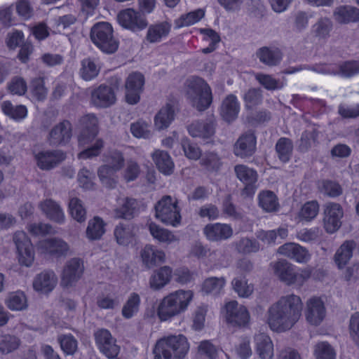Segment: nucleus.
<instances>
[{
  "instance_id": "4468645a",
  "label": "nucleus",
  "mask_w": 359,
  "mask_h": 359,
  "mask_svg": "<svg viewBox=\"0 0 359 359\" xmlns=\"http://www.w3.org/2000/svg\"><path fill=\"white\" fill-rule=\"evenodd\" d=\"M95 338L97 348L103 355L108 358H114L118 355L120 348L108 330H97L95 334Z\"/></svg>"
},
{
  "instance_id": "a19ab883",
  "label": "nucleus",
  "mask_w": 359,
  "mask_h": 359,
  "mask_svg": "<svg viewBox=\"0 0 359 359\" xmlns=\"http://www.w3.org/2000/svg\"><path fill=\"white\" fill-rule=\"evenodd\" d=\"M275 149L278 159L284 163L290 161L293 151L292 141L287 137H280L278 140Z\"/></svg>"
},
{
  "instance_id": "ea45409f",
  "label": "nucleus",
  "mask_w": 359,
  "mask_h": 359,
  "mask_svg": "<svg viewBox=\"0 0 359 359\" xmlns=\"http://www.w3.org/2000/svg\"><path fill=\"white\" fill-rule=\"evenodd\" d=\"M170 32V25L168 22L152 25L147 30L146 39L150 43H157L166 37Z\"/></svg>"
},
{
  "instance_id": "473e14b6",
  "label": "nucleus",
  "mask_w": 359,
  "mask_h": 359,
  "mask_svg": "<svg viewBox=\"0 0 359 359\" xmlns=\"http://www.w3.org/2000/svg\"><path fill=\"white\" fill-rule=\"evenodd\" d=\"M172 270L171 267L164 266L154 271L149 278L150 287L158 290L166 285L172 278Z\"/></svg>"
},
{
  "instance_id": "13d9d810",
  "label": "nucleus",
  "mask_w": 359,
  "mask_h": 359,
  "mask_svg": "<svg viewBox=\"0 0 359 359\" xmlns=\"http://www.w3.org/2000/svg\"><path fill=\"white\" fill-rule=\"evenodd\" d=\"M314 355L316 359H336L334 348L326 341L319 342L315 346Z\"/></svg>"
},
{
  "instance_id": "0e129e2a",
  "label": "nucleus",
  "mask_w": 359,
  "mask_h": 359,
  "mask_svg": "<svg viewBox=\"0 0 359 359\" xmlns=\"http://www.w3.org/2000/svg\"><path fill=\"white\" fill-rule=\"evenodd\" d=\"M198 357L204 358L205 359H216L217 349L210 341H202L198 347Z\"/></svg>"
},
{
  "instance_id": "f8f14e48",
  "label": "nucleus",
  "mask_w": 359,
  "mask_h": 359,
  "mask_svg": "<svg viewBox=\"0 0 359 359\" xmlns=\"http://www.w3.org/2000/svg\"><path fill=\"white\" fill-rule=\"evenodd\" d=\"M83 262L80 258L74 257L68 260L61 276V285L69 287L74 285L83 276Z\"/></svg>"
},
{
  "instance_id": "338daca9",
  "label": "nucleus",
  "mask_w": 359,
  "mask_h": 359,
  "mask_svg": "<svg viewBox=\"0 0 359 359\" xmlns=\"http://www.w3.org/2000/svg\"><path fill=\"white\" fill-rule=\"evenodd\" d=\"M103 147L104 141L100 138L97 139L93 145L88 147L86 149H83L78 154V158L86 160L93 157L98 156L100 154Z\"/></svg>"
},
{
  "instance_id": "f03ea898",
  "label": "nucleus",
  "mask_w": 359,
  "mask_h": 359,
  "mask_svg": "<svg viewBox=\"0 0 359 359\" xmlns=\"http://www.w3.org/2000/svg\"><path fill=\"white\" fill-rule=\"evenodd\" d=\"M191 290H178L165 296L159 302L156 313L161 321H167L184 312L192 300Z\"/></svg>"
},
{
  "instance_id": "09e8293b",
  "label": "nucleus",
  "mask_w": 359,
  "mask_h": 359,
  "mask_svg": "<svg viewBox=\"0 0 359 359\" xmlns=\"http://www.w3.org/2000/svg\"><path fill=\"white\" fill-rule=\"evenodd\" d=\"M20 344V340L14 335L1 334L0 335V354L5 355L18 348Z\"/></svg>"
},
{
  "instance_id": "ddd939ff",
  "label": "nucleus",
  "mask_w": 359,
  "mask_h": 359,
  "mask_svg": "<svg viewBox=\"0 0 359 359\" xmlns=\"http://www.w3.org/2000/svg\"><path fill=\"white\" fill-rule=\"evenodd\" d=\"M344 210L340 204L329 203L325 209L323 226L326 232L335 233L341 226Z\"/></svg>"
},
{
  "instance_id": "f704fd0d",
  "label": "nucleus",
  "mask_w": 359,
  "mask_h": 359,
  "mask_svg": "<svg viewBox=\"0 0 359 359\" xmlns=\"http://www.w3.org/2000/svg\"><path fill=\"white\" fill-rule=\"evenodd\" d=\"M355 242L353 240L344 241L334 255V262L339 269H343L353 256L355 248Z\"/></svg>"
},
{
  "instance_id": "6ab92c4d",
  "label": "nucleus",
  "mask_w": 359,
  "mask_h": 359,
  "mask_svg": "<svg viewBox=\"0 0 359 359\" xmlns=\"http://www.w3.org/2000/svg\"><path fill=\"white\" fill-rule=\"evenodd\" d=\"M257 137L253 132L242 134L234 145V154L242 158L251 157L256 151Z\"/></svg>"
},
{
  "instance_id": "680f3d73",
  "label": "nucleus",
  "mask_w": 359,
  "mask_h": 359,
  "mask_svg": "<svg viewBox=\"0 0 359 359\" xmlns=\"http://www.w3.org/2000/svg\"><path fill=\"white\" fill-rule=\"evenodd\" d=\"M236 248L241 253L250 254L258 252L260 245L255 238H242L237 243Z\"/></svg>"
},
{
  "instance_id": "864d4df0",
  "label": "nucleus",
  "mask_w": 359,
  "mask_h": 359,
  "mask_svg": "<svg viewBox=\"0 0 359 359\" xmlns=\"http://www.w3.org/2000/svg\"><path fill=\"white\" fill-rule=\"evenodd\" d=\"M69 212L72 218L79 222L86 220V211L81 201L78 198H72L69 203Z\"/></svg>"
},
{
  "instance_id": "aec40b11",
  "label": "nucleus",
  "mask_w": 359,
  "mask_h": 359,
  "mask_svg": "<svg viewBox=\"0 0 359 359\" xmlns=\"http://www.w3.org/2000/svg\"><path fill=\"white\" fill-rule=\"evenodd\" d=\"M203 232L207 240L211 242L227 240L233 233L230 224L219 222L206 224Z\"/></svg>"
},
{
  "instance_id": "e2e57ef3",
  "label": "nucleus",
  "mask_w": 359,
  "mask_h": 359,
  "mask_svg": "<svg viewBox=\"0 0 359 359\" xmlns=\"http://www.w3.org/2000/svg\"><path fill=\"white\" fill-rule=\"evenodd\" d=\"M95 178L94 175L87 168H81L77 176V180L79 186L85 190H93L95 184L93 182V179Z\"/></svg>"
},
{
  "instance_id": "393cba45",
  "label": "nucleus",
  "mask_w": 359,
  "mask_h": 359,
  "mask_svg": "<svg viewBox=\"0 0 359 359\" xmlns=\"http://www.w3.org/2000/svg\"><path fill=\"white\" fill-rule=\"evenodd\" d=\"M278 252L298 263H305L309 259L308 250L294 243H287L279 247Z\"/></svg>"
},
{
  "instance_id": "a211bd4d",
  "label": "nucleus",
  "mask_w": 359,
  "mask_h": 359,
  "mask_svg": "<svg viewBox=\"0 0 359 359\" xmlns=\"http://www.w3.org/2000/svg\"><path fill=\"white\" fill-rule=\"evenodd\" d=\"M66 158V154L61 150H48L39 151L35 155L38 167L43 170H49Z\"/></svg>"
},
{
  "instance_id": "20e7f679",
  "label": "nucleus",
  "mask_w": 359,
  "mask_h": 359,
  "mask_svg": "<svg viewBox=\"0 0 359 359\" xmlns=\"http://www.w3.org/2000/svg\"><path fill=\"white\" fill-rule=\"evenodd\" d=\"M187 93L191 96L193 106L198 111L208 109L212 102V90L201 77L192 76L187 79Z\"/></svg>"
},
{
  "instance_id": "5fc2aeb1",
  "label": "nucleus",
  "mask_w": 359,
  "mask_h": 359,
  "mask_svg": "<svg viewBox=\"0 0 359 359\" xmlns=\"http://www.w3.org/2000/svg\"><path fill=\"white\" fill-rule=\"evenodd\" d=\"M149 230L151 235L160 242L170 243L174 241V235L170 231L160 227L153 222L149 223Z\"/></svg>"
},
{
  "instance_id": "58836bf2",
  "label": "nucleus",
  "mask_w": 359,
  "mask_h": 359,
  "mask_svg": "<svg viewBox=\"0 0 359 359\" xmlns=\"http://www.w3.org/2000/svg\"><path fill=\"white\" fill-rule=\"evenodd\" d=\"M118 171L110 165H102L97 169V176L103 186L108 189H114L117 184L116 173Z\"/></svg>"
},
{
  "instance_id": "e433bc0d",
  "label": "nucleus",
  "mask_w": 359,
  "mask_h": 359,
  "mask_svg": "<svg viewBox=\"0 0 359 359\" xmlns=\"http://www.w3.org/2000/svg\"><path fill=\"white\" fill-rule=\"evenodd\" d=\"M175 118V110L170 104L162 107L154 117L155 126L158 130L167 128Z\"/></svg>"
},
{
  "instance_id": "2f4dec72",
  "label": "nucleus",
  "mask_w": 359,
  "mask_h": 359,
  "mask_svg": "<svg viewBox=\"0 0 359 359\" xmlns=\"http://www.w3.org/2000/svg\"><path fill=\"white\" fill-rule=\"evenodd\" d=\"M139 204L137 199L126 197L122 200V203L114 210L115 215L117 218L130 219L133 218L137 212Z\"/></svg>"
},
{
  "instance_id": "4d7b16f0",
  "label": "nucleus",
  "mask_w": 359,
  "mask_h": 359,
  "mask_svg": "<svg viewBox=\"0 0 359 359\" xmlns=\"http://www.w3.org/2000/svg\"><path fill=\"white\" fill-rule=\"evenodd\" d=\"M81 76L85 81L95 78L100 72L95 63L90 59H85L81 62Z\"/></svg>"
},
{
  "instance_id": "a878e982",
  "label": "nucleus",
  "mask_w": 359,
  "mask_h": 359,
  "mask_svg": "<svg viewBox=\"0 0 359 359\" xmlns=\"http://www.w3.org/2000/svg\"><path fill=\"white\" fill-rule=\"evenodd\" d=\"M151 158L161 173L164 175H170L173 173L175 164L168 152L156 149L153 152Z\"/></svg>"
},
{
  "instance_id": "7ed1b4c3",
  "label": "nucleus",
  "mask_w": 359,
  "mask_h": 359,
  "mask_svg": "<svg viewBox=\"0 0 359 359\" xmlns=\"http://www.w3.org/2000/svg\"><path fill=\"white\" fill-rule=\"evenodd\" d=\"M189 348V342L183 334L165 337L156 343L154 359H183Z\"/></svg>"
},
{
  "instance_id": "c85d7f7f",
  "label": "nucleus",
  "mask_w": 359,
  "mask_h": 359,
  "mask_svg": "<svg viewBox=\"0 0 359 359\" xmlns=\"http://www.w3.org/2000/svg\"><path fill=\"white\" fill-rule=\"evenodd\" d=\"M165 256L162 250H156L150 245H147L141 251L142 262L148 269L162 264L165 260Z\"/></svg>"
},
{
  "instance_id": "bb28decb",
  "label": "nucleus",
  "mask_w": 359,
  "mask_h": 359,
  "mask_svg": "<svg viewBox=\"0 0 359 359\" xmlns=\"http://www.w3.org/2000/svg\"><path fill=\"white\" fill-rule=\"evenodd\" d=\"M57 279L53 271H43L38 274L33 282L34 289L43 294L51 292L55 285Z\"/></svg>"
},
{
  "instance_id": "f3484780",
  "label": "nucleus",
  "mask_w": 359,
  "mask_h": 359,
  "mask_svg": "<svg viewBox=\"0 0 359 359\" xmlns=\"http://www.w3.org/2000/svg\"><path fill=\"white\" fill-rule=\"evenodd\" d=\"M72 135L71 123L67 120H63L50 130L48 141L51 146L65 145L71 140Z\"/></svg>"
},
{
  "instance_id": "c9c22d12",
  "label": "nucleus",
  "mask_w": 359,
  "mask_h": 359,
  "mask_svg": "<svg viewBox=\"0 0 359 359\" xmlns=\"http://www.w3.org/2000/svg\"><path fill=\"white\" fill-rule=\"evenodd\" d=\"M256 349L261 359H272L273 356V344L269 336L259 334L256 338Z\"/></svg>"
},
{
  "instance_id": "6e6552de",
  "label": "nucleus",
  "mask_w": 359,
  "mask_h": 359,
  "mask_svg": "<svg viewBox=\"0 0 359 359\" xmlns=\"http://www.w3.org/2000/svg\"><path fill=\"white\" fill-rule=\"evenodd\" d=\"M224 309L226 321L230 326L241 329L249 325L250 315L245 306L233 300L225 304Z\"/></svg>"
},
{
  "instance_id": "2eb2a0df",
  "label": "nucleus",
  "mask_w": 359,
  "mask_h": 359,
  "mask_svg": "<svg viewBox=\"0 0 359 359\" xmlns=\"http://www.w3.org/2000/svg\"><path fill=\"white\" fill-rule=\"evenodd\" d=\"M144 84V76L140 72L130 74L126 81V100L128 104H137L140 100Z\"/></svg>"
},
{
  "instance_id": "9b49d317",
  "label": "nucleus",
  "mask_w": 359,
  "mask_h": 359,
  "mask_svg": "<svg viewBox=\"0 0 359 359\" xmlns=\"http://www.w3.org/2000/svg\"><path fill=\"white\" fill-rule=\"evenodd\" d=\"M79 126L78 141L80 144L90 143L98 135V119L94 114H87L81 116L79 119Z\"/></svg>"
},
{
  "instance_id": "0eeeda50",
  "label": "nucleus",
  "mask_w": 359,
  "mask_h": 359,
  "mask_svg": "<svg viewBox=\"0 0 359 359\" xmlns=\"http://www.w3.org/2000/svg\"><path fill=\"white\" fill-rule=\"evenodd\" d=\"M156 217L163 223L172 226H178L182 220L180 208L177 199L164 196L155 205Z\"/></svg>"
},
{
  "instance_id": "c756f323",
  "label": "nucleus",
  "mask_w": 359,
  "mask_h": 359,
  "mask_svg": "<svg viewBox=\"0 0 359 359\" xmlns=\"http://www.w3.org/2000/svg\"><path fill=\"white\" fill-rule=\"evenodd\" d=\"M189 134L194 137L203 139L210 138L215 134V126L212 122L195 121L187 127Z\"/></svg>"
},
{
  "instance_id": "a18cd8bd",
  "label": "nucleus",
  "mask_w": 359,
  "mask_h": 359,
  "mask_svg": "<svg viewBox=\"0 0 359 359\" xmlns=\"http://www.w3.org/2000/svg\"><path fill=\"white\" fill-rule=\"evenodd\" d=\"M320 205L316 200L306 201L301 207L298 217L302 222H311L313 220L319 212Z\"/></svg>"
},
{
  "instance_id": "79ce46f5",
  "label": "nucleus",
  "mask_w": 359,
  "mask_h": 359,
  "mask_svg": "<svg viewBox=\"0 0 359 359\" xmlns=\"http://www.w3.org/2000/svg\"><path fill=\"white\" fill-rule=\"evenodd\" d=\"M3 113L9 118L19 121L27 115V109L25 105L14 106L11 101H4L1 104Z\"/></svg>"
},
{
  "instance_id": "774afa93",
  "label": "nucleus",
  "mask_w": 359,
  "mask_h": 359,
  "mask_svg": "<svg viewBox=\"0 0 359 359\" xmlns=\"http://www.w3.org/2000/svg\"><path fill=\"white\" fill-rule=\"evenodd\" d=\"M340 74L345 77H352L359 74V62L357 60H347L339 65Z\"/></svg>"
},
{
  "instance_id": "4be33fe9",
  "label": "nucleus",
  "mask_w": 359,
  "mask_h": 359,
  "mask_svg": "<svg viewBox=\"0 0 359 359\" xmlns=\"http://www.w3.org/2000/svg\"><path fill=\"white\" fill-rule=\"evenodd\" d=\"M325 317V307L320 297H313L307 302L306 318L309 323L318 325Z\"/></svg>"
},
{
  "instance_id": "72a5a7b5",
  "label": "nucleus",
  "mask_w": 359,
  "mask_h": 359,
  "mask_svg": "<svg viewBox=\"0 0 359 359\" xmlns=\"http://www.w3.org/2000/svg\"><path fill=\"white\" fill-rule=\"evenodd\" d=\"M335 20L341 24L359 22V9L351 6H340L334 12Z\"/></svg>"
},
{
  "instance_id": "bf43d9fd",
  "label": "nucleus",
  "mask_w": 359,
  "mask_h": 359,
  "mask_svg": "<svg viewBox=\"0 0 359 359\" xmlns=\"http://www.w3.org/2000/svg\"><path fill=\"white\" fill-rule=\"evenodd\" d=\"M7 306L13 311H21L27 307V298L23 292L12 293L8 301Z\"/></svg>"
},
{
  "instance_id": "b1692460",
  "label": "nucleus",
  "mask_w": 359,
  "mask_h": 359,
  "mask_svg": "<svg viewBox=\"0 0 359 359\" xmlns=\"http://www.w3.org/2000/svg\"><path fill=\"white\" fill-rule=\"evenodd\" d=\"M114 235L120 245L134 246L137 243L135 226L133 224L119 223L114 229Z\"/></svg>"
},
{
  "instance_id": "dca6fc26",
  "label": "nucleus",
  "mask_w": 359,
  "mask_h": 359,
  "mask_svg": "<svg viewBox=\"0 0 359 359\" xmlns=\"http://www.w3.org/2000/svg\"><path fill=\"white\" fill-rule=\"evenodd\" d=\"M114 89L105 84H101L91 91L90 102L97 108H107L116 102Z\"/></svg>"
},
{
  "instance_id": "423d86ee",
  "label": "nucleus",
  "mask_w": 359,
  "mask_h": 359,
  "mask_svg": "<svg viewBox=\"0 0 359 359\" xmlns=\"http://www.w3.org/2000/svg\"><path fill=\"white\" fill-rule=\"evenodd\" d=\"M273 270L280 280L287 285L302 286L312 275V271L309 268L299 269L296 271L294 266L285 260L276 262L273 265Z\"/></svg>"
},
{
  "instance_id": "37998d69",
  "label": "nucleus",
  "mask_w": 359,
  "mask_h": 359,
  "mask_svg": "<svg viewBox=\"0 0 359 359\" xmlns=\"http://www.w3.org/2000/svg\"><path fill=\"white\" fill-rule=\"evenodd\" d=\"M105 224L103 219L95 216L88 222L86 237L90 241L99 240L105 233Z\"/></svg>"
},
{
  "instance_id": "4c0bfd02",
  "label": "nucleus",
  "mask_w": 359,
  "mask_h": 359,
  "mask_svg": "<svg viewBox=\"0 0 359 359\" xmlns=\"http://www.w3.org/2000/svg\"><path fill=\"white\" fill-rule=\"evenodd\" d=\"M259 205L267 212H276L279 209L277 196L271 191H262L258 196Z\"/></svg>"
},
{
  "instance_id": "5701e85b",
  "label": "nucleus",
  "mask_w": 359,
  "mask_h": 359,
  "mask_svg": "<svg viewBox=\"0 0 359 359\" xmlns=\"http://www.w3.org/2000/svg\"><path fill=\"white\" fill-rule=\"evenodd\" d=\"M240 109V102L237 97L233 94H229L222 100L219 114L225 122L231 123L237 119Z\"/></svg>"
},
{
  "instance_id": "39448f33",
  "label": "nucleus",
  "mask_w": 359,
  "mask_h": 359,
  "mask_svg": "<svg viewBox=\"0 0 359 359\" xmlns=\"http://www.w3.org/2000/svg\"><path fill=\"white\" fill-rule=\"evenodd\" d=\"M92 42L102 52L114 53L118 48V41L114 36L111 25L107 22L95 24L90 30Z\"/></svg>"
},
{
  "instance_id": "603ef678",
  "label": "nucleus",
  "mask_w": 359,
  "mask_h": 359,
  "mask_svg": "<svg viewBox=\"0 0 359 359\" xmlns=\"http://www.w3.org/2000/svg\"><path fill=\"white\" fill-rule=\"evenodd\" d=\"M30 90L32 95L38 100H43L47 95V88L45 86V78L35 77L30 82Z\"/></svg>"
},
{
  "instance_id": "6e6d98bb",
  "label": "nucleus",
  "mask_w": 359,
  "mask_h": 359,
  "mask_svg": "<svg viewBox=\"0 0 359 359\" xmlns=\"http://www.w3.org/2000/svg\"><path fill=\"white\" fill-rule=\"evenodd\" d=\"M319 189L322 193L331 198L338 197L343 192L342 187L339 182L331 180H323Z\"/></svg>"
},
{
  "instance_id": "de8ad7c7",
  "label": "nucleus",
  "mask_w": 359,
  "mask_h": 359,
  "mask_svg": "<svg viewBox=\"0 0 359 359\" xmlns=\"http://www.w3.org/2000/svg\"><path fill=\"white\" fill-rule=\"evenodd\" d=\"M234 171L237 178L243 183L257 182L258 175L255 169L250 168L245 165H235Z\"/></svg>"
},
{
  "instance_id": "cd10ccee",
  "label": "nucleus",
  "mask_w": 359,
  "mask_h": 359,
  "mask_svg": "<svg viewBox=\"0 0 359 359\" xmlns=\"http://www.w3.org/2000/svg\"><path fill=\"white\" fill-rule=\"evenodd\" d=\"M41 210L50 220L57 224L65 222V214L58 203L52 199H46L39 203Z\"/></svg>"
},
{
  "instance_id": "052dcab7",
  "label": "nucleus",
  "mask_w": 359,
  "mask_h": 359,
  "mask_svg": "<svg viewBox=\"0 0 359 359\" xmlns=\"http://www.w3.org/2000/svg\"><path fill=\"white\" fill-rule=\"evenodd\" d=\"M200 163L209 171L217 172L222 166L220 158L217 154L213 152L205 154V155L201 158Z\"/></svg>"
},
{
  "instance_id": "412c9836",
  "label": "nucleus",
  "mask_w": 359,
  "mask_h": 359,
  "mask_svg": "<svg viewBox=\"0 0 359 359\" xmlns=\"http://www.w3.org/2000/svg\"><path fill=\"white\" fill-rule=\"evenodd\" d=\"M38 245L43 254L57 258L66 255L69 250L68 244L58 238L43 239L39 242Z\"/></svg>"
},
{
  "instance_id": "f257e3e1",
  "label": "nucleus",
  "mask_w": 359,
  "mask_h": 359,
  "mask_svg": "<svg viewBox=\"0 0 359 359\" xmlns=\"http://www.w3.org/2000/svg\"><path fill=\"white\" fill-rule=\"evenodd\" d=\"M302 310V302L299 296L292 294L280 297L269 309V327L278 332L289 330L299 319Z\"/></svg>"
},
{
  "instance_id": "1a4fd4ad",
  "label": "nucleus",
  "mask_w": 359,
  "mask_h": 359,
  "mask_svg": "<svg viewBox=\"0 0 359 359\" xmlns=\"http://www.w3.org/2000/svg\"><path fill=\"white\" fill-rule=\"evenodd\" d=\"M13 241L16 245L19 263L30 266L34 260V251L31 239L25 231H18L13 234Z\"/></svg>"
},
{
  "instance_id": "49530a36",
  "label": "nucleus",
  "mask_w": 359,
  "mask_h": 359,
  "mask_svg": "<svg viewBox=\"0 0 359 359\" xmlns=\"http://www.w3.org/2000/svg\"><path fill=\"white\" fill-rule=\"evenodd\" d=\"M141 304L140 295L136 292H133L124 304L121 313L126 319H130L133 317L139 311Z\"/></svg>"
},
{
  "instance_id": "c03bdc74",
  "label": "nucleus",
  "mask_w": 359,
  "mask_h": 359,
  "mask_svg": "<svg viewBox=\"0 0 359 359\" xmlns=\"http://www.w3.org/2000/svg\"><path fill=\"white\" fill-rule=\"evenodd\" d=\"M204 15L205 11L201 8L183 14L175 20V27L180 29L193 25L199 22Z\"/></svg>"
},
{
  "instance_id": "69168bd1",
  "label": "nucleus",
  "mask_w": 359,
  "mask_h": 359,
  "mask_svg": "<svg viewBox=\"0 0 359 359\" xmlns=\"http://www.w3.org/2000/svg\"><path fill=\"white\" fill-rule=\"evenodd\" d=\"M262 95L259 89L250 88L244 95L243 100L245 107L252 109L262 102Z\"/></svg>"
},
{
  "instance_id": "3c124183",
  "label": "nucleus",
  "mask_w": 359,
  "mask_h": 359,
  "mask_svg": "<svg viewBox=\"0 0 359 359\" xmlns=\"http://www.w3.org/2000/svg\"><path fill=\"white\" fill-rule=\"evenodd\" d=\"M224 285L225 279L224 278L210 277L203 281L202 291L207 294H218Z\"/></svg>"
},
{
  "instance_id": "9d476101",
  "label": "nucleus",
  "mask_w": 359,
  "mask_h": 359,
  "mask_svg": "<svg viewBox=\"0 0 359 359\" xmlns=\"http://www.w3.org/2000/svg\"><path fill=\"white\" fill-rule=\"evenodd\" d=\"M117 20L122 27L133 32L143 30L148 25L145 16L132 8L120 11Z\"/></svg>"
},
{
  "instance_id": "8fccbe9b",
  "label": "nucleus",
  "mask_w": 359,
  "mask_h": 359,
  "mask_svg": "<svg viewBox=\"0 0 359 359\" xmlns=\"http://www.w3.org/2000/svg\"><path fill=\"white\" fill-rule=\"evenodd\" d=\"M201 33L203 34L204 41H210L208 46L202 48L201 52L204 54H208L215 51L221 40L218 33L210 28L201 29Z\"/></svg>"
},
{
  "instance_id": "7c9ffc66",
  "label": "nucleus",
  "mask_w": 359,
  "mask_h": 359,
  "mask_svg": "<svg viewBox=\"0 0 359 359\" xmlns=\"http://www.w3.org/2000/svg\"><path fill=\"white\" fill-rule=\"evenodd\" d=\"M256 55L262 63L270 67L279 65L283 59V53L278 48L264 46L257 50Z\"/></svg>"
}]
</instances>
